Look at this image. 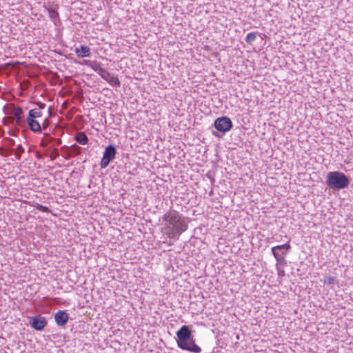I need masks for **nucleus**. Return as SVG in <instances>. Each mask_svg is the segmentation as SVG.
Wrapping results in <instances>:
<instances>
[{
    "label": "nucleus",
    "instance_id": "obj_1",
    "mask_svg": "<svg viewBox=\"0 0 353 353\" xmlns=\"http://www.w3.org/2000/svg\"><path fill=\"white\" fill-rule=\"evenodd\" d=\"M165 222L164 229L166 235L170 239H175L188 229V224L184 217H182L176 210L167 212L162 217Z\"/></svg>",
    "mask_w": 353,
    "mask_h": 353
},
{
    "label": "nucleus",
    "instance_id": "obj_2",
    "mask_svg": "<svg viewBox=\"0 0 353 353\" xmlns=\"http://www.w3.org/2000/svg\"><path fill=\"white\" fill-rule=\"evenodd\" d=\"M176 334L177 336L176 343L180 349L193 353L201 352V348L196 344L188 325H182Z\"/></svg>",
    "mask_w": 353,
    "mask_h": 353
},
{
    "label": "nucleus",
    "instance_id": "obj_3",
    "mask_svg": "<svg viewBox=\"0 0 353 353\" xmlns=\"http://www.w3.org/2000/svg\"><path fill=\"white\" fill-rule=\"evenodd\" d=\"M350 180L343 172L332 171L327 174L325 183L327 186L333 190H340L347 188Z\"/></svg>",
    "mask_w": 353,
    "mask_h": 353
},
{
    "label": "nucleus",
    "instance_id": "obj_4",
    "mask_svg": "<svg viewBox=\"0 0 353 353\" xmlns=\"http://www.w3.org/2000/svg\"><path fill=\"white\" fill-rule=\"evenodd\" d=\"M213 126L216 131H212V133L216 137H220L219 132L225 134L230 131L233 127L232 120L226 117L222 116L216 119L214 121Z\"/></svg>",
    "mask_w": 353,
    "mask_h": 353
},
{
    "label": "nucleus",
    "instance_id": "obj_5",
    "mask_svg": "<svg viewBox=\"0 0 353 353\" xmlns=\"http://www.w3.org/2000/svg\"><path fill=\"white\" fill-rule=\"evenodd\" d=\"M290 250L291 246L289 243L272 248V253L276 261V266L279 265H285L287 264L285 256Z\"/></svg>",
    "mask_w": 353,
    "mask_h": 353
},
{
    "label": "nucleus",
    "instance_id": "obj_6",
    "mask_svg": "<svg viewBox=\"0 0 353 353\" xmlns=\"http://www.w3.org/2000/svg\"><path fill=\"white\" fill-rule=\"evenodd\" d=\"M117 149L112 144L108 145L103 152V157L101 159L100 166L101 168L108 167L110 161H112L116 156Z\"/></svg>",
    "mask_w": 353,
    "mask_h": 353
},
{
    "label": "nucleus",
    "instance_id": "obj_7",
    "mask_svg": "<svg viewBox=\"0 0 353 353\" xmlns=\"http://www.w3.org/2000/svg\"><path fill=\"white\" fill-rule=\"evenodd\" d=\"M8 113L12 116V123L13 124L19 127L24 125L23 110L21 107L12 105Z\"/></svg>",
    "mask_w": 353,
    "mask_h": 353
},
{
    "label": "nucleus",
    "instance_id": "obj_8",
    "mask_svg": "<svg viewBox=\"0 0 353 353\" xmlns=\"http://www.w3.org/2000/svg\"><path fill=\"white\" fill-rule=\"evenodd\" d=\"M28 320L29 325L37 331H42L48 324L46 317L40 315L28 317Z\"/></svg>",
    "mask_w": 353,
    "mask_h": 353
},
{
    "label": "nucleus",
    "instance_id": "obj_9",
    "mask_svg": "<svg viewBox=\"0 0 353 353\" xmlns=\"http://www.w3.org/2000/svg\"><path fill=\"white\" fill-rule=\"evenodd\" d=\"M69 319V315L65 310H59L54 314V321L59 327L65 326Z\"/></svg>",
    "mask_w": 353,
    "mask_h": 353
},
{
    "label": "nucleus",
    "instance_id": "obj_10",
    "mask_svg": "<svg viewBox=\"0 0 353 353\" xmlns=\"http://www.w3.org/2000/svg\"><path fill=\"white\" fill-rule=\"evenodd\" d=\"M75 53L78 57L83 58L90 56V49L86 46H81L79 48H76Z\"/></svg>",
    "mask_w": 353,
    "mask_h": 353
},
{
    "label": "nucleus",
    "instance_id": "obj_11",
    "mask_svg": "<svg viewBox=\"0 0 353 353\" xmlns=\"http://www.w3.org/2000/svg\"><path fill=\"white\" fill-rule=\"evenodd\" d=\"M26 121L30 130L34 132H41V126L34 119L26 118Z\"/></svg>",
    "mask_w": 353,
    "mask_h": 353
},
{
    "label": "nucleus",
    "instance_id": "obj_12",
    "mask_svg": "<svg viewBox=\"0 0 353 353\" xmlns=\"http://www.w3.org/2000/svg\"><path fill=\"white\" fill-rule=\"evenodd\" d=\"M92 69L97 72L104 80L107 79L111 75L110 73L105 69L101 68L99 64H94L92 66Z\"/></svg>",
    "mask_w": 353,
    "mask_h": 353
},
{
    "label": "nucleus",
    "instance_id": "obj_13",
    "mask_svg": "<svg viewBox=\"0 0 353 353\" xmlns=\"http://www.w3.org/2000/svg\"><path fill=\"white\" fill-rule=\"evenodd\" d=\"M75 141L81 145H85L88 142V138L84 132H77L74 137Z\"/></svg>",
    "mask_w": 353,
    "mask_h": 353
},
{
    "label": "nucleus",
    "instance_id": "obj_14",
    "mask_svg": "<svg viewBox=\"0 0 353 353\" xmlns=\"http://www.w3.org/2000/svg\"><path fill=\"white\" fill-rule=\"evenodd\" d=\"M81 148L76 144H73L70 146L68 151V157H72L74 155H78L81 154Z\"/></svg>",
    "mask_w": 353,
    "mask_h": 353
},
{
    "label": "nucleus",
    "instance_id": "obj_15",
    "mask_svg": "<svg viewBox=\"0 0 353 353\" xmlns=\"http://www.w3.org/2000/svg\"><path fill=\"white\" fill-rule=\"evenodd\" d=\"M41 116H42V113L41 112V111L35 108V109L30 110L29 111L27 118L36 119L37 118L41 117Z\"/></svg>",
    "mask_w": 353,
    "mask_h": 353
},
{
    "label": "nucleus",
    "instance_id": "obj_16",
    "mask_svg": "<svg viewBox=\"0 0 353 353\" xmlns=\"http://www.w3.org/2000/svg\"><path fill=\"white\" fill-rule=\"evenodd\" d=\"M112 86L119 87L121 82L117 77H112V75L106 81Z\"/></svg>",
    "mask_w": 353,
    "mask_h": 353
},
{
    "label": "nucleus",
    "instance_id": "obj_17",
    "mask_svg": "<svg viewBox=\"0 0 353 353\" xmlns=\"http://www.w3.org/2000/svg\"><path fill=\"white\" fill-rule=\"evenodd\" d=\"M258 34H259L258 32H250L245 37V41L249 44L252 43L256 40Z\"/></svg>",
    "mask_w": 353,
    "mask_h": 353
},
{
    "label": "nucleus",
    "instance_id": "obj_18",
    "mask_svg": "<svg viewBox=\"0 0 353 353\" xmlns=\"http://www.w3.org/2000/svg\"><path fill=\"white\" fill-rule=\"evenodd\" d=\"M15 152V157L17 159L19 160L21 159V155L25 152V150L23 147L21 145H18L17 147L14 149V151Z\"/></svg>",
    "mask_w": 353,
    "mask_h": 353
},
{
    "label": "nucleus",
    "instance_id": "obj_19",
    "mask_svg": "<svg viewBox=\"0 0 353 353\" xmlns=\"http://www.w3.org/2000/svg\"><path fill=\"white\" fill-rule=\"evenodd\" d=\"M50 18L55 23L56 20L59 19V13L54 9H48Z\"/></svg>",
    "mask_w": 353,
    "mask_h": 353
},
{
    "label": "nucleus",
    "instance_id": "obj_20",
    "mask_svg": "<svg viewBox=\"0 0 353 353\" xmlns=\"http://www.w3.org/2000/svg\"><path fill=\"white\" fill-rule=\"evenodd\" d=\"M13 148H4L3 147H0V155L4 157H8V155L13 152Z\"/></svg>",
    "mask_w": 353,
    "mask_h": 353
},
{
    "label": "nucleus",
    "instance_id": "obj_21",
    "mask_svg": "<svg viewBox=\"0 0 353 353\" xmlns=\"http://www.w3.org/2000/svg\"><path fill=\"white\" fill-rule=\"evenodd\" d=\"M35 208L38 210L39 211L43 212H50V210L48 207L42 205L41 204L37 203L35 205Z\"/></svg>",
    "mask_w": 353,
    "mask_h": 353
},
{
    "label": "nucleus",
    "instance_id": "obj_22",
    "mask_svg": "<svg viewBox=\"0 0 353 353\" xmlns=\"http://www.w3.org/2000/svg\"><path fill=\"white\" fill-rule=\"evenodd\" d=\"M336 279L333 276H327L325 279L324 283L327 285H332L334 283Z\"/></svg>",
    "mask_w": 353,
    "mask_h": 353
},
{
    "label": "nucleus",
    "instance_id": "obj_23",
    "mask_svg": "<svg viewBox=\"0 0 353 353\" xmlns=\"http://www.w3.org/2000/svg\"><path fill=\"white\" fill-rule=\"evenodd\" d=\"M4 141L7 142L8 146L10 147L9 148H12V147L15 145V141L12 139L6 137L4 139Z\"/></svg>",
    "mask_w": 353,
    "mask_h": 353
},
{
    "label": "nucleus",
    "instance_id": "obj_24",
    "mask_svg": "<svg viewBox=\"0 0 353 353\" xmlns=\"http://www.w3.org/2000/svg\"><path fill=\"white\" fill-rule=\"evenodd\" d=\"M59 156V151L57 149H53L52 152L50 154V158L52 161H54Z\"/></svg>",
    "mask_w": 353,
    "mask_h": 353
},
{
    "label": "nucleus",
    "instance_id": "obj_25",
    "mask_svg": "<svg viewBox=\"0 0 353 353\" xmlns=\"http://www.w3.org/2000/svg\"><path fill=\"white\" fill-rule=\"evenodd\" d=\"M37 105L39 106V110L41 109H44L46 107V104L42 102H37Z\"/></svg>",
    "mask_w": 353,
    "mask_h": 353
},
{
    "label": "nucleus",
    "instance_id": "obj_26",
    "mask_svg": "<svg viewBox=\"0 0 353 353\" xmlns=\"http://www.w3.org/2000/svg\"><path fill=\"white\" fill-rule=\"evenodd\" d=\"M48 124H49V121H48V119H46L42 124L43 128L46 129L48 127Z\"/></svg>",
    "mask_w": 353,
    "mask_h": 353
},
{
    "label": "nucleus",
    "instance_id": "obj_27",
    "mask_svg": "<svg viewBox=\"0 0 353 353\" xmlns=\"http://www.w3.org/2000/svg\"><path fill=\"white\" fill-rule=\"evenodd\" d=\"M277 270H278V274L279 276H283L284 275V270H280L278 267H277Z\"/></svg>",
    "mask_w": 353,
    "mask_h": 353
},
{
    "label": "nucleus",
    "instance_id": "obj_28",
    "mask_svg": "<svg viewBox=\"0 0 353 353\" xmlns=\"http://www.w3.org/2000/svg\"><path fill=\"white\" fill-rule=\"evenodd\" d=\"M36 156H37V158L39 159H41L43 158V155L39 152H37Z\"/></svg>",
    "mask_w": 353,
    "mask_h": 353
},
{
    "label": "nucleus",
    "instance_id": "obj_29",
    "mask_svg": "<svg viewBox=\"0 0 353 353\" xmlns=\"http://www.w3.org/2000/svg\"><path fill=\"white\" fill-rule=\"evenodd\" d=\"M41 146H42V147H46V143H44L43 141H41Z\"/></svg>",
    "mask_w": 353,
    "mask_h": 353
},
{
    "label": "nucleus",
    "instance_id": "obj_30",
    "mask_svg": "<svg viewBox=\"0 0 353 353\" xmlns=\"http://www.w3.org/2000/svg\"><path fill=\"white\" fill-rule=\"evenodd\" d=\"M2 133H3V131H2V130L0 128V136L2 134Z\"/></svg>",
    "mask_w": 353,
    "mask_h": 353
},
{
    "label": "nucleus",
    "instance_id": "obj_31",
    "mask_svg": "<svg viewBox=\"0 0 353 353\" xmlns=\"http://www.w3.org/2000/svg\"><path fill=\"white\" fill-rule=\"evenodd\" d=\"M89 61H87V60H85L84 62L85 63H88Z\"/></svg>",
    "mask_w": 353,
    "mask_h": 353
}]
</instances>
